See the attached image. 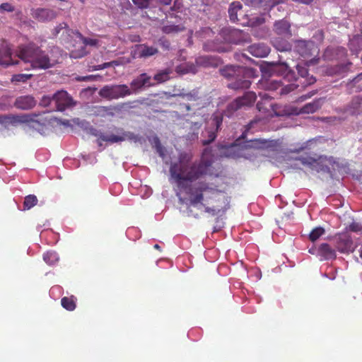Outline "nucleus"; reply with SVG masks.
<instances>
[{
	"label": "nucleus",
	"instance_id": "nucleus-45",
	"mask_svg": "<svg viewBox=\"0 0 362 362\" xmlns=\"http://www.w3.org/2000/svg\"><path fill=\"white\" fill-rule=\"evenodd\" d=\"M0 10L11 12L14 10V8L8 3H4L1 4Z\"/></svg>",
	"mask_w": 362,
	"mask_h": 362
},
{
	"label": "nucleus",
	"instance_id": "nucleus-14",
	"mask_svg": "<svg viewBox=\"0 0 362 362\" xmlns=\"http://www.w3.org/2000/svg\"><path fill=\"white\" fill-rule=\"evenodd\" d=\"M158 49L153 46L146 44H139L134 46L132 51L134 58H148L158 54Z\"/></svg>",
	"mask_w": 362,
	"mask_h": 362
},
{
	"label": "nucleus",
	"instance_id": "nucleus-58",
	"mask_svg": "<svg viewBox=\"0 0 362 362\" xmlns=\"http://www.w3.org/2000/svg\"><path fill=\"white\" fill-rule=\"evenodd\" d=\"M101 69H103V68H102V64L93 66V70H101Z\"/></svg>",
	"mask_w": 362,
	"mask_h": 362
},
{
	"label": "nucleus",
	"instance_id": "nucleus-59",
	"mask_svg": "<svg viewBox=\"0 0 362 362\" xmlns=\"http://www.w3.org/2000/svg\"><path fill=\"white\" fill-rule=\"evenodd\" d=\"M6 117L3 115H0V124H3L6 121Z\"/></svg>",
	"mask_w": 362,
	"mask_h": 362
},
{
	"label": "nucleus",
	"instance_id": "nucleus-21",
	"mask_svg": "<svg viewBox=\"0 0 362 362\" xmlns=\"http://www.w3.org/2000/svg\"><path fill=\"white\" fill-rule=\"evenodd\" d=\"M14 64L11 59V48L7 43L4 42L0 49V64L7 66Z\"/></svg>",
	"mask_w": 362,
	"mask_h": 362
},
{
	"label": "nucleus",
	"instance_id": "nucleus-47",
	"mask_svg": "<svg viewBox=\"0 0 362 362\" xmlns=\"http://www.w3.org/2000/svg\"><path fill=\"white\" fill-rule=\"evenodd\" d=\"M180 110L182 112H189L191 110V106L189 104H180Z\"/></svg>",
	"mask_w": 362,
	"mask_h": 362
},
{
	"label": "nucleus",
	"instance_id": "nucleus-43",
	"mask_svg": "<svg viewBox=\"0 0 362 362\" xmlns=\"http://www.w3.org/2000/svg\"><path fill=\"white\" fill-rule=\"evenodd\" d=\"M182 30V28L179 25H170L163 27V31L165 33H177Z\"/></svg>",
	"mask_w": 362,
	"mask_h": 362
},
{
	"label": "nucleus",
	"instance_id": "nucleus-24",
	"mask_svg": "<svg viewBox=\"0 0 362 362\" xmlns=\"http://www.w3.org/2000/svg\"><path fill=\"white\" fill-rule=\"evenodd\" d=\"M322 103V98L315 100L302 107L300 112L304 114L314 113L321 107Z\"/></svg>",
	"mask_w": 362,
	"mask_h": 362
},
{
	"label": "nucleus",
	"instance_id": "nucleus-52",
	"mask_svg": "<svg viewBox=\"0 0 362 362\" xmlns=\"http://www.w3.org/2000/svg\"><path fill=\"white\" fill-rule=\"evenodd\" d=\"M93 76H84V77H82V78H78V80L80 81H86V80H90L92 78H93Z\"/></svg>",
	"mask_w": 362,
	"mask_h": 362
},
{
	"label": "nucleus",
	"instance_id": "nucleus-41",
	"mask_svg": "<svg viewBox=\"0 0 362 362\" xmlns=\"http://www.w3.org/2000/svg\"><path fill=\"white\" fill-rule=\"evenodd\" d=\"M52 101H54V94L52 95H43L39 105L45 107H49Z\"/></svg>",
	"mask_w": 362,
	"mask_h": 362
},
{
	"label": "nucleus",
	"instance_id": "nucleus-4",
	"mask_svg": "<svg viewBox=\"0 0 362 362\" xmlns=\"http://www.w3.org/2000/svg\"><path fill=\"white\" fill-rule=\"evenodd\" d=\"M256 98L255 93L252 91L245 93L243 97L238 98L227 105L224 115L228 117H232L238 110L251 106Z\"/></svg>",
	"mask_w": 362,
	"mask_h": 362
},
{
	"label": "nucleus",
	"instance_id": "nucleus-46",
	"mask_svg": "<svg viewBox=\"0 0 362 362\" xmlns=\"http://www.w3.org/2000/svg\"><path fill=\"white\" fill-rule=\"evenodd\" d=\"M221 32H222L223 34H226L227 33H229L230 34V35H232V36H235V35H238V34L240 33V32L237 30H229V29H227V28L223 29L221 30Z\"/></svg>",
	"mask_w": 362,
	"mask_h": 362
},
{
	"label": "nucleus",
	"instance_id": "nucleus-56",
	"mask_svg": "<svg viewBox=\"0 0 362 362\" xmlns=\"http://www.w3.org/2000/svg\"><path fill=\"white\" fill-rule=\"evenodd\" d=\"M61 124L64 126L69 127V126H70V121L69 120H64V121L61 122Z\"/></svg>",
	"mask_w": 362,
	"mask_h": 362
},
{
	"label": "nucleus",
	"instance_id": "nucleus-64",
	"mask_svg": "<svg viewBox=\"0 0 362 362\" xmlns=\"http://www.w3.org/2000/svg\"><path fill=\"white\" fill-rule=\"evenodd\" d=\"M225 40H226V41H229V42H231V41H232V38H231L230 36H229V37H226V38H225Z\"/></svg>",
	"mask_w": 362,
	"mask_h": 362
},
{
	"label": "nucleus",
	"instance_id": "nucleus-40",
	"mask_svg": "<svg viewBox=\"0 0 362 362\" xmlns=\"http://www.w3.org/2000/svg\"><path fill=\"white\" fill-rule=\"evenodd\" d=\"M346 231H352L355 233H362V224L357 222H352L346 228Z\"/></svg>",
	"mask_w": 362,
	"mask_h": 362
},
{
	"label": "nucleus",
	"instance_id": "nucleus-54",
	"mask_svg": "<svg viewBox=\"0 0 362 362\" xmlns=\"http://www.w3.org/2000/svg\"><path fill=\"white\" fill-rule=\"evenodd\" d=\"M280 66L284 70V71H287L288 69V66L287 65L286 63L284 62L282 64H280Z\"/></svg>",
	"mask_w": 362,
	"mask_h": 362
},
{
	"label": "nucleus",
	"instance_id": "nucleus-39",
	"mask_svg": "<svg viewBox=\"0 0 362 362\" xmlns=\"http://www.w3.org/2000/svg\"><path fill=\"white\" fill-rule=\"evenodd\" d=\"M33 76V74H19L13 75L12 77V81L16 82H25Z\"/></svg>",
	"mask_w": 362,
	"mask_h": 362
},
{
	"label": "nucleus",
	"instance_id": "nucleus-57",
	"mask_svg": "<svg viewBox=\"0 0 362 362\" xmlns=\"http://www.w3.org/2000/svg\"><path fill=\"white\" fill-rule=\"evenodd\" d=\"M172 0H160V2L164 5H170Z\"/></svg>",
	"mask_w": 362,
	"mask_h": 362
},
{
	"label": "nucleus",
	"instance_id": "nucleus-12",
	"mask_svg": "<svg viewBox=\"0 0 362 362\" xmlns=\"http://www.w3.org/2000/svg\"><path fill=\"white\" fill-rule=\"evenodd\" d=\"M30 14L34 19L42 23L51 21L57 16L55 11L47 8H33Z\"/></svg>",
	"mask_w": 362,
	"mask_h": 362
},
{
	"label": "nucleus",
	"instance_id": "nucleus-32",
	"mask_svg": "<svg viewBox=\"0 0 362 362\" xmlns=\"http://www.w3.org/2000/svg\"><path fill=\"white\" fill-rule=\"evenodd\" d=\"M325 230L322 227H316L312 230V231L309 234V239L312 242H315L322 235H324Z\"/></svg>",
	"mask_w": 362,
	"mask_h": 362
},
{
	"label": "nucleus",
	"instance_id": "nucleus-9",
	"mask_svg": "<svg viewBox=\"0 0 362 362\" xmlns=\"http://www.w3.org/2000/svg\"><path fill=\"white\" fill-rule=\"evenodd\" d=\"M72 34L74 35L83 44V46L81 49H73L71 51L70 55L72 58L77 59L83 57L87 53L86 51V45L96 46L98 43V40L85 37L78 31L72 32Z\"/></svg>",
	"mask_w": 362,
	"mask_h": 362
},
{
	"label": "nucleus",
	"instance_id": "nucleus-5",
	"mask_svg": "<svg viewBox=\"0 0 362 362\" xmlns=\"http://www.w3.org/2000/svg\"><path fill=\"white\" fill-rule=\"evenodd\" d=\"M131 94V89L125 84L105 86L99 91L100 96L107 100L119 99Z\"/></svg>",
	"mask_w": 362,
	"mask_h": 362
},
{
	"label": "nucleus",
	"instance_id": "nucleus-22",
	"mask_svg": "<svg viewBox=\"0 0 362 362\" xmlns=\"http://www.w3.org/2000/svg\"><path fill=\"white\" fill-rule=\"evenodd\" d=\"M317 255L321 256L324 259H332L336 258V252L327 243H322L317 249Z\"/></svg>",
	"mask_w": 362,
	"mask_h": 362
},
{
	"label": "nucleus",
	"instance_id": "nucleus-53",
	"mask_svg": "<svg viewBox=\"0 0 362 362\" xmlns=\"http://www.w3.org/2000/svg\"><path fill=\"white\" fill-rule=\"evenodd\" d=\"M177 196L178 197L179 202L181 204H183L185 203V199L180 196V194L179 192L177 193Z\"/></svg>",
	"mask_w": 362,
	"mask_h": 362
},
{
	"label": "nucleus",
	"instance_id": "nucleus-35",
	"mask_svg": "<svg viewBox=\"0 0 362 362\" xmlns=\"http://www.w3.org/2000/svg\"><path fill=\"white\" fill-rule=\"evenodd\" d=\"M37 203V199L36 196L30 194L27 196L25 198L24 201V208L27 209H30L33 206H35Z\"/></svg>",
	"mask_w": 362,
	"mask_h": 362
},
{
	"label": "nucleus",
	"instance_id": "nucleus-16",
	"mask_svg": "<svg viewBox=\"0 0 362 362\" xmlns=\"http://www.w3.org/2000/svg\"><path fill=\"white\" fill-rule=\"evenodd\" d=\"M37 104V101L32 95H21L18 97L14 103V106L20 110H28L33 108Z\"/></svg>",
	"mask_w": 362,
	"mask_h": 362
},
{
	"label": "nucleus",
	"instance_id": "nucleus-55",
	"mask_svg": "<svg viewBox=\"0 0 362 362\" xmlns=\"http://www.w3.org/2000/svg\"><path fill=\"white\" fill-rule=\"evenodd\" d=\"M96 90H97L96 88H90V87H89V88L85 89V91H88V92H90L91 93H93L94 92H95Z\"/></svg>",
	"mask_w": 362,
	"mask_h": 362
},
{
	"label": "nucleus",
	"instance_id": "nucleus-27",
	"mask_svg": "<svg viewBox=\"0 0 362 362\" xmlns=\"http://www.w3.org/2000/svg\"><path fill=\"white\" fill-rule=\"evenodd\" d=\"M245 2L252 6L273 7L277 2L272 0H244Z\"/></svg>",
	"mask_w": 362,
	"mask_h": 362
},
{
	"label": "nucleus",
	"instance_id": "nucleus-1",
	"mask_svg": "<svg viewBox=\"0 0 362 362\" xmlns=\"http://www.w3.org/2000/svg\"><path fill=\"white\" fill-rule=\"evenodd\" d=\"M192 156L187 153H180L177 162H173L170 167L171 177L176 182L178 188L191 195L190 204L195 206L202 203L204 195L210 194V199L215 202L223 201L224 205L214 207L206 206L205 211L212 216L223 214L230 208V197L223 192L209 187L206 183H199L192 187L190 182L197 180L204 174V167L201 164L191 163Z\"/></svg>",
	"mask_w": 362,
	"mask_h": 362
},
{
	"label": "nucleus",
	"instance_id": "nucleus-3",
	"mask_svg": "<svg viewBox=\"0 0 362 362\" xmlns=\"http://www.w3.org/2000/svg\"><path fill=\"white\" fill-rule=\"evenodd\" d=\"M267 143L266 140L260 139H251L243 144L235 143L226 148V156L250 159L254 156V151L264 148L267 146Z\"/></svg>",
	"mask_w": 362,
	"mask_h": 362
},
{
	"label": "nucleus",
	"instance_id": "nucleus-37",
	"mask_svg": "<svg viewBox=\"0 0 362 362\" xmlns=\"http://www.w3.org/2000/svg\"><path fill=\"white\" fill-rule=\"evenodd\" d=\"M315 165H313L311 167V169L313 170H315L317 172H325V173H329V168L327 165H324L321 163V162L319 160H315Z\"/></svg>",
	"mask_w": 362,
	"mask_h": 362
},
{
	"label": "nucleus",
	"instance_id": "nucleus-25",
	"mask_svg": "<svg viewBox=\"0 0 362 362\" xmlns=\"http://www.w3.org/2000/svg\"><path fill=\"white\" fill-rule=\"evenodd\" d=\"M116 107L98 106L95 107V115L100 117L113 116V110H119Z\"/></svg>",
	"mask_w": 362,
	"mask_h": 362
},
{
	"label": "nucleus",
	"instance_id": "nucleus-42",
	"mask_svg": "<svg viewBox=\"0 0 362 362\" xmlns=\"http://www.w3.org/2000/svg\"><path fill=\"white\" fill-rule=\"evenodd\" d=\"M298 160L301 162V163L304 165H308L310 168L313 165H315V158H313L312 157H300Z\"/></svg>",
	"mask_w": 362,
	"mask_h": 362
},
{
	"label": "nucleus",
	"instance_id": "nucleus-20",
	"mask_svg": "<svg viewBox=\"0 0 362 362\" xmlns=\"http://www.w3.org/2000/svg\"><path fill=\"white\" fill-rule=\"evenodd\" d=\"M248 52L255 57L263 58L267 57L269 52V47L264 43H255L248 47Z\"/></svg>",
	"mask_w": 362,
	"mask_h": 362
},
{
	"label": "nucleus",
	"instance_id": "nucleus-50",
	"mask_svg": "<svg viewBox=\"0 0 362 362\" xmlns=\"http://www.w3.org/2000/svg\"><path fill=\"white\" fill-rule=\"evenodd\" d=\"M235 57L238 59V60H240V58H247V56L245 54H238V53H235Z\"/></svg>",
	"mask_w": 362,
	"mask_h": 362
},
{
	"label": "nucleus",
	"instance_id": "nucleus-17",
	"mask_svg": "<svg viewBox=\"0 0 362 362\" xmlns=\"http://www.w3.org/2000/svg\"><path fill=\"white\" fill-rule=\"evenodd\" d=\"M255 76H245V74H240V77H235L228 84L229 88L233 90H240L248 88L251 85L250 78Z\"/></svg>",
	"mask_w": 362,
	"mask_h": 362
},
{
	"label": "nucleus",
	"instance_id": "nucleus-49",
	"mask_svg": "<svg viewBox=\"0 0 362 362\" xmlns=\"http://www.w3.org/2000/svg\"><path fill=\"white\" fill-rule=\"evenodd\" d=\"M317 141L316 139H311V140H309L306 142V145L305 146V148H310V146Z\"/></svg>",
	"mask_w": 362,
	"mask_h": 362
},
{
	"label": "nucleus",
	"instance_id": "nucleus-34",
	"mask_svg": "<svg viewBox=\"0 0 362 362\" xmlns=\"http://www.w3.org/2000/svg\"><path fill=\"white\" fill-rule=\"evenodd\" d=\"M62 305L67 310L72 311L76 308V303L71 298L64 297L61 300Z\"/></svg>",
	"mask_w": 362,
	"mask_h": 362
},
{
	"label": "nucleus",
	"instance_id": "nucleus-62",
	"mask_svg": "<svg viewBox=\"0 0 362 362\" xmlns=\"http://www.w3.org/2000/svg\"><path fill=\"white\" fill-rule=\"evenodd\" d=\"M73 122L76 124H79V119L78 118H75L73 119Z\"/></svg>",
	"mask_w": 362,
	"mask_h": 362
},
{
	"label": "nucleus",
	"instance_id": "nucleus-30",
	"mask_svg": "<svg viewBox=\"0 0 362 362\" xmlns=\"http://www.w3.org/2000/svg\"><path fill=\"white\" fill-rule=\"evenodd\" d=\"M176 71L181 74L188 73L195 74L197 72V69L193 64L185 63L177 66L176 67Z\"/></svg>",
	"mask_w": 362,
	"mask_h": 362
},
{
	"label": "nucleus",
	"instance_id": "nucleus-11",
	"mask_svg": "<svg viewBox=\"0 0 362 362\" xmlns=\"http://www.w3.org/2000/svg\"><path fill=\"white\" fill-rule=\"evenodd\" d=\"M336 247L340 252H349L354 250V243L347 231L339 234L335 238Z\"/></svg>",
	"mask_w": 362,
	"mask_h": 362
},
{
	"label": "nucleus",
	"instance_id": "nucleus-6",
	"mask_svg": "<svg viewBox=\"0 0 362 362\" xmlns=\"http://www.w3.org/2000/svg\"><path fill=\"white\" fill-rule=\"evenodd\" d=\"M223 122V116L221 114H214L211 121L202 132V144L207 145L215 140L216 132L220 128Z\"/></svg>",
	"mask_w": 362,
	"mask_h": 362
},
{
	"label": "nucleus",
	"instance_id": "nucleus-44",
	"mask_svg": "<svg viewBox=\"0 0 362 362\" xmlns=\"http://www.w3.org/2000/svg\"><path fill=\"white\" fill-rule=\"evenodd\" d=\"M297 88V86L293 83H289L284 87L281 88V94H288L290 92L294 90Z\"/></svg>",
	"mask_w": 362,
	"mask_h": 362
},
{
	"label": "nucleus",
	"instance_id": "nucleus-29",
	"mask_svg": "<svg viewBox=\"0 0 362 362\" xmlns=\"http://www.w3.org/2000/svg\"><path fill=\"white\" fill-rule=\"evenodd\" d=\"M261 85L267 90H275L281 87V81L272 78L267 79L261 82Z\"/></svg>",
	"mask_w": 362,
	"mask_h": 362
},
{
	"label": "nucleus",
	"instance_id": "nucleus-26",
	"mask_svg": "<svg viewBox=\"0 0 362 362\" xmlns=\"http://www.w3.org/2000/svg\"><path fill=\"white\" fill-rule=\"evenodd\" d=\"M242 4L239 1L233 2L228 8L229 17L231 21L235 22L238 19V12L240 11Z\"/></svg>",
	"mask_w": 362,
	"mask_h": 362
},
{
	"label": "nucleus",
	"instance_id": "nucleus-31",
	"mask_svg": "<svg viewBox=\"0 0 362 362\" xmlns=\"http://www.w3.org/2000/svg\"><path fill=\"white\" fill-rule=\"evenodd\" d=\"M173 96H179L188 101H197L199 100V93L196 90H192L188 93L181 92L180 93L174 94Z\"/></svg>",
	"mask_w": 362,
	"mask_h": 362
},
{
	"label": "nucleus",
	"instance_id": "nucleus-7",
	"mask_svg": "<svg viewBox=\"0 0 362 362\" xmlns=\"http://www.w3.org/2000/svg\"><path fill=\"white\" fill-rule=\"evenodd\" d=\"M221 74L232 81L235 77H240V74H245V76H255V71L254 69L245 66L226 65L221 69Z\"/></svg>",
	"mask_w": 362,
	"mask_h": 362
},
{
	"label": "nucleus",
	"instance_id": "nucleus-48",
	"mask_svg": "<svg viewBox=\"0 0 362 362\" xmlns=\"http://www.w3.org/2000/svg\"><path fill=\"white\" fill-rule=\"evenodd\" d=\"M117 64V63L115 62V61H112V62H106V63H104L102 64V68L104 69H106V68H108L110 67L112 64Z\"/></svg>",
	"mask_w": 362,
	"mask_h": 362
},
{
	"label": "nucleus",
	"instance_id": "nucleus-18",
	"mask_svg": "<svg viewBox=\"0 0 362 362\" xmlns=\"http://www.w3.org/2000/svg\"><path fill=\"white\" fill-rule=\"evenodd\" d=\"M362 97L355 96L344 107V112L349 115H358L361 112Z\"/></svg>",
	"mask_w": 362,
	"mask_h": 362
},
{
	"label": "nucleus",
	"instance_id": "nucleus-28",
	"mask_svg": "<svg viewBox=\"0 0 362 362\" xmlns=\"http://www.w3.org/2000/svg\"><path fill=\"white\" fill-rule=\"evenodd\" d=\"M272 42L275 48L280 52H286L291 49V44L286 40L275 38Z\"/></svg>",
	"mask_w": 362,
	"mask_h": 362
},
{
	"label": "nucleus",
	"instance_id": "nucleus-36",
	"mask_svg": "<svg viewBox=\"0 0 362 362\" xmlns=\"http://www.w3.org/2000/svg\"><path fill=\"white\" fill-rule=\"evenodd\" d=\"M43 259L48 264H53L58 261V255L55 252H48L44 255Z\"/></svg>",
	"mask_w": 362,
	"mask_h": 362
},
{
	"label": "nucleus",
	"instance_id": "nucleus-10",
	"mask_svg": "<svg viewBox=\"0 0 362 362\" xmlns=\"http://www.w3.org/2000/svg\"><path fill=\"white\" fill-rule=\"evenodd\" d=\"M294 50L303 57H310L317 51L315 45L312 41L297 40L295 42Z\"/></svg>",
	"mask_w": 362,
	"mask_h": 362
},
{
	"label": "nucleus",
	"instance_id": "nucleus-38",
	"mask_svg": "<svg viewBox=\"0 0 362 362\" xmlns=\"http://www.w3.org/2000/svg\"><path fill=\"white\" fill-rule=\"evenodd\" d=\"M62 30H65V32L67 35H70V33H72V32H74V30L69 29L68 25L66 23H62L54 29L53 34L54 35H57Z\"/></svg>",
	"mask_w": 362,
	"mask_h": 362
},
{
	"label": "nucleus",
	"instance_id": "nucleus-13",
	"mask_svg": "<svg viewBox=\"0 0 362 362\" xmlns=\"http://www.w3.org/2000/svg\"><path fill=\"white\" fill-rule=\"evenodd\" d=\"M99 137V140L110 142L111 144L118 143L126 140L136 141L137 136L130 132H123L121 135H105L104 134H96Z\"/></svg>",
	"mask_w": 362,
	"mask_h": 362
},
{
	"label": "nucleus",
	"instance_id": "nucleus-60",
	"mask_svg": "<svg viewBox=\"0 0 362 362\" xmlns=\"http://www.w3.org/2000/svg\"><path fill=\"white\" fill-rule=\"evenodd\" d=\"M299 72L300 73V75L302 76H305L306 75V74H307V71L305 70V69H303L302 71L299 70Z\"/></svg>",
	"mask_w": 362,
	"mask_h": 362
},
{
	"label": "nucleus",
	"instance_id": "nucleus-63",
	"mask_svg": "<svg viewBox=\"0 0 362 362\" xmlns=\"http://www.w3.org/2000/svg\"><path fill=\"white\" fill-rule=\"evenodd\" d=\"M216 202L218 204L217 205H219V206H223L224 205L223 201H219V202Z\"/></svg>",
	"mask_w": 362,
	"mask_h": 362
},
{
	"label": "nucleus",
	"instance_id": "nucleus-33",
	"mask_svg": "<svg viewBox=\"0 0 362 362\" xmlns=\"http://www.w3.org/2000/svg\"><path fill=\"white\" fill-rule=\"evenodd\" d=\"M170 73L171 71L169 69H166L159 71L153 78L159 83L165 82L169 79Z\"/></svg>",
	"mask_w": 362,
	"mask_h": 362
},
{
	"label": "nucleus",
	"instance_id": "nucleus-19",
	"mask_svg": "<svg viewBox=\"0 0 362 362\" xmlns=\"http://www.w3.org/2000/svg\"><path fill=\"white\" fill-rule=\"evenodd\" d=\"M274 31L276 35L284 37H290L292 35L291 31V24L285 19L277 21L274 23Z\"/></svg>",
	"mask_w": 362,
	"mask_h": 362
},
{
	"label": "nucleus",
	"instance_id": "nucleus-8",
	"mask_svg": "<svg viewBox=\"0 0 362 362\" xmlns=\"http://www.w3.org/2000/svg\"><path fill=\"white\" fill-rule=\"evenodd\" d=\"M54 102L56 110L61 112L76 104L71 96L64 90H58L54 94Z\"/></svg>",
	"mask_w": 362,
	"mask_h": 362
},
{
	"label": "nucleus",
	"instance_id": "nucleus-61",
	"mask_svg": "<svg viewBox=\"0 0 362 362\" xmlns=\"http://www.w3.org/2000/svg\"><path fill=\"white\" fill-rule=\"evenodd\" d=\"M158 151L159 152L160 156H163V153L160 147H158Z\"/></svg>",
	"mask_w": 362,
	"mask_h": 362
},
{
	"label": "nucleus",
	"instance_id": "nucleus-23",
	"mask_svg": "<svg viewBox=\"0 0 362 362\" xmlns=\"http://www.w3.org/2000/svg\"><path fill=\"white\" fill-rule=\"evenodd\" d=\"M38 115L35 114H27L22 115L20 117V119H18L19 122H28L30 124V126L33 128H37L40 126H42L45 124L46 120L45 119H41L38 120L36 118Z\"/></svg>",
	"mask_w": 362,
	"mask_h": 362
},
{
	"label": "nucleus",
	"instance_id": "nucleus-15",
	"mask_svg": "<svg viewBox=\"0 0 362 362\" xmlns=\"http://www.w3.org/2000/svg\"><path fill=\"white\" fill-rule=\"evenodd\" d=\"M151 78L147 74L143 73L133 79L130 83L132 93L141 90L144 87L151 86Z\"/></svg>",
	"mask_w": 362,
	"mask_h": 362
},
{
	"label": "nucleus",
	"instance_id": "nucleus-2",
	"mask_svg": "<svg viewBox=\"0 0 362 362\" xmlns=\"http://www.w3.org/2000/svg\"><path fill=\"white\" fill-rule=\"evenodd\" d=\"M18 57L25 64H29L32 69H46L54 64L48 55L34 44H29L21 47L18 53Z\"/></svg>",
	"mask_w": 362,
	"mask_h": 362
},
{
	"label": "nucleus",
	"instance_id": "nucleus-51",
	"mask_svg": "<svg viewBox=\"0 0 362 362\" xmlns=\"http://www.w3.org/2000/svg\"><path fill=\"white\" fill-rule=\"evenodd\" d=\"M354 81L356 83H358L360 81H362V73L358 74L355 78H354Z\"/></svg>",
	"mask_w": 362,
	"mask_h": 362
}]
</instances>
